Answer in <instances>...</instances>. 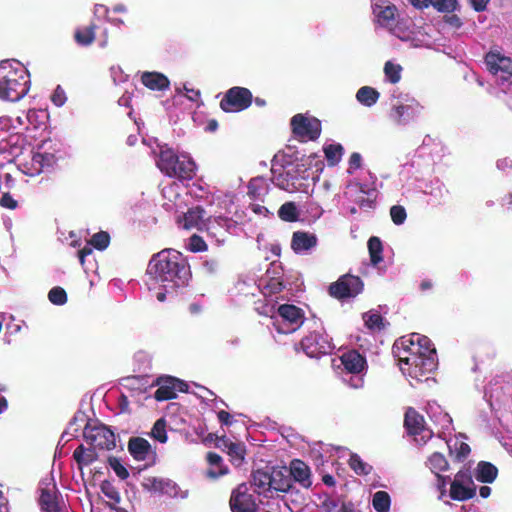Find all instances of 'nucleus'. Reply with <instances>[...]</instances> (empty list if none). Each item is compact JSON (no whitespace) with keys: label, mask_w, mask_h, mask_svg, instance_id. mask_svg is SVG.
I'll return each mask as SVG.
<instances>
[{"label":"nucleus","mask_w":512,"mask_h":512,"mask_svg":"<svg viewBox=\"0 0 512 512\" xmlns=\"http://www.w3.org/2000/svg\"><path fill=\"white\" fill-rule=\"evenodd\" d=\"M392 352L401 371L417 382L428 380L438 365L436 349L424 335L411 334L397 339Z\"/></svg>","instance_id":"f257e3e1"},{"label":"nucleus","mask_w":512,"mask_h":512,"mask_svg":"<svg viewBox=\"0 0 512 512\" xmlns=\"http://www.w3.org/2000/svg\"><path fill=\"white\" fill-rule=\"evenodd\" d=\"M147 275L165 289H176L188 283L190 266L182 253L174 249H163L149 260Z\"/></svg>","instance_id":"f03ea898"},{"label":"nucleus","mask_w":512,"mask_h":512,"mask_svg":"<svg viewBox=\"0 0 512 512\" xmlns=\"http://www.w3.org/2000/svg\"><path fill=\"white\" fill-rule=\"evenodd\" d=\"M30 89V74L18 61L0 62V99L17 102Z\"/></svg>","instance_id":"7ed1b4c3"},{"label":"nucleus","mask_w":512,"mask_h":512,"mask_svg":"<svg viewBox=\"0 0 512 512\" xmlns=\"http://www.w3.org/2000/svg\"><path fill=\"white\" fill-rule=\"evenodd\" d=\"M157 167L168 177L191 180L195 176L196 164L188 156H179L169 147H161Z\"/></svg>","instance_id":"20e7f679"},{"label":"nucleus","mask_w":512,"mask_h":512,"mask_svg":"<svg viewBox=\"0 0 512 512\" xmlns=\"http://www.w3.org/2000/svg\"><path fill=\"white\" fill-rule=\"evenodd\" d=\"M290 126L293 135L300 141H315L322 131L321 121L315 117H307L301 113L291 118Z\"/></svg>","instance_id":"39448f33"},{"label":"nucleus","mask_w":512,"mask_h":512,"mask_svg":"<svg viewBox=\"0 0 512 512\" xmlns=\"http://www.w3.org/2000/svg\"><path fill=\"white\" fill-rule=\"evenodd\" d=\"M253 101L252 92L245 87L234 86L228 89L220 101V108L226 113L241 112L249 108Z\"/></svg>","instance_id":"423d86ee"},{"label":"nucleus","mask_w":512,"mask_h":512,"mask_svg":"<svg viewBox=\"0 0 512 512\" xmlns=\"http://www.w3.org/2000/svg\"><path fill=\"white\" fill-rule=\"evenodd\" d=\"M364 287L363 281L360 277L351 274H345L339 277L336 282L329 286V294L338 299H346L357 296L362 292Z\"/></svg>","instance_id":"0eeeda50"},{"label":"nucleus","mask_w":512,"mask_h":512,"mask_svg":"<svg viewBox=\"0 0 512 512\" xmlns=\"http://www.w3.org/2000/svg\"><path fill=\"white\" fill-rule=\"evenodd\" d=\"M300 345L304 353L310 358H320L323 355L330 354L334 349L328 335L319 332H311L305 336Z\"/></svg>","instance_id":"6e6552de"},{"label":"nucleus","mask_w":512,"mask_h":512,"mask_svg":"<svg viewBox=\"0 0 512 512\" xmlns=\"http://www.w3.org/2000/svg\"><path fill=\"white\" fill-rule=\"evenodd\" d=\"M278 315L283 323L274 324L279 333L287 334L294 332L301 326L304 314L301 308L292 304H282L278 307Z\"/></svg>","instance_id":"1a4fd4ad"},{"label":"nucleus","mask_w":512,"mask_h":512,"mask_svg":"<svg viewBox=\"0 0 512 512\" xmlns=\"http://www.w3.org/2000/svg\"><path fill=\"white\" fill-rule=\"evenodd\" d=\"M83 435L94 448L112 450L116 446L114 432L104 425L90 427L87 424Z\"/></svg>","instance_id":"9d476101"},{"label":"nucleus","mask_w":512,"mask_h":512,"mask_svg":"<svg viewBox=\"0 0 512 512\" xmlns=\"http://www.w3.org/2000/svg\"><path fill=\"white\" fill-rule=\"evenodd\" d=\"M229 504L232 512L257 511V505L254 497L248 493V489L245 484L239 485L232 491Z\"/></svg>","instance_id":"9b49d317"},{"label":"nucleus","mask_w":512,"mask_h":512,"mask_svg":"<svg viewBox=\"0 0 512 512\" xmlns=\"http://www.w3.org/2000/svg\"><path fill=\"white\" fill-rule=\"evenodd\" d=\"M423 111V106L412 99L406 104L396 105L392 108L390 117L398 125H406L415 120Z\"/></svg>","instance_id":"f8f14e48"},{"label":"nucleus","mask_w":512,"mask_h":512,"mask_svg":"<svg viewBox=\"0 0 512 512\" xmlns=\"http://www.w3.org/2000/svg\"><path fill=\"white\" fill-rule=\"evenodd\" d=\"M215 445L228 454L229 460L234 466L239 467L244 463L247 450L243 442H233L223 435L217 437Z\"/></svg>","instance_id":"ddd939ff"},{"label":"nucleus","mask_w":512,"mask_h":512,"mask_svg":"<svg viewBox=\"0 0 512 512\" xmlns=\"http://www.w3.org/2000/svg\"><path fill=\"white\" fill-rule=\"evenodd\" d=\"M485 64L489 72L494 75L501 72L506 75L504 76L505 79L512 77V59L504 56L499 51H489L485 55Z\"/></svg>","instance_id":"4468645a"},{"label":"nucleus","mask_w":512,"mask_h":512,"mask_svg":"<svg viewBox=\"0 0 512 512\" xmlns=\"http://www.w3.org/2000/svg\"><path fill=\"white\" fill-rule=\"evenodd\" d=\"M289 475L292 482L308 489L312 486V473L310 467L300 459H293L289 464Z\"/></svg>","instance_id":"2eb2a0df"},{"label":"nucleus","mask_w":512,"mask_h":512,"mask_svg":"<svg viewBox=\"0 0 512 512\" xmlns=\"http://www.w3.org/2000/svg\"><path fill=\"white\" fill-rule=\"evenodd\" d=\"M181 226L186 230L197 229L203 231L208 229L206 223V211L201 206L188 209L183 218L179 220Z\"/></svg>","instance_id":"dca6fc26"},{"label":"nucleus","mask_w":512,"mask_h":512,"mask_svg":"<svg viewBox=\"0 0 512 512\" xmlns=\"http://www.w3.org/2000/svg\"><path fill=\"white\" fill-rule=\"evenodd\" d=\"M404 427L409 435L417 436L427 432V436H431V432L425 428L424 417L412 407H409L405 412Z\"/></svg>","instance_id":"f3484780"},{"label":"nucleus","mask_w":512,"mask_h":512,"mask_svg":"<svg viewBox=\"0 0 512 512\" xmlns=\"http://www.w3.org/2000/svg\"><path fill=\"white\" fill-rule=\"evenodd\" d=\"M340 361L344 369L352 374L361 373L367 366L366 358L355 349L344 352Z\"/></svg>","instance_id":"a211bd4d"},{"label":"nucleus","mask_w":512,"mask_h":512,"mask_svg":"<svg viewBox=\"0 0 512 512\" xmlns=\"http://www.w3.org/2000/svg\"><path fill=\"white\" fill-rule=\"evenodd\" d=\"M144 489L150 492H158L169 496H176L178 493L177 484L170 479L149 477L143 483Z\"/></svg>","instance_id":"6ab92c4d"},{"label":"nucleus","mask_w":512,"mask_h":512,"mask_svg":"<svg viewBox=\"0 0 512 512\" xmlns=\"http://www.w3.org/2000/svg\"><path fill=\"white\" fill-rule=\"evenodd\" d=\"M128 451L137 461H144L155 455L151 444L142 437H131L128 441Z\"/></svg>","instance_id":"aec40b11"},{"label":"nucleus","mask_w":512,"mask_h":512,"mask_svg":"<svg viewBox=\"0 0 512 512\" xmlns=\"http://www.w3.org/2000/svg\"><path fill=\"white\" fill-rule=\"evenodd\" d=\"M373 13L377 23L383 27L390 26L394 23L397 13V7L389 2L375 4Z\"/></svg>","instance_id":"412c9836"},{"label":"nucleus","mask_w":512,"mask_h":512,"mask_svg":"<svg viewBox=\"0 0 512 512\" xmlns=\"http://www.w3.org/2000/svg\"><path fill=\"white\" fill-rule=\"evenodd\" d=\"M141 83L150 90L163 91L169 88L170 81L164 74L160 72H143L141 75Z\"/></svg>","instance_id":"4be33fe9"},{"label":"nucleus","mask_w":512,"mask_h":512,"mask_svg":"<svg viewBox=\"0 0 512 512\" xmlns=\"http://www.w3.org/2000/svg\"><path fill=\"white\" fill-rule=\"evenodd\" d=\"M317 244V237L308 232L296 231L292 235L291 248L295 253L307 251Z\"/></svg>","instance_id":"5701e85b"},{"label":"nucleus","mask_w":512,"mask_h":512,"mask_svg":"<svg viewBox=\"0 0 512 512\" xmlns=\"http://www.w3.org/2000/svg\"><path fill=\"white\" fill-rule=\"evenodd\" d=\"M271 480V491L288 493L293 489L292 479L286 470L273 469L271 471Z\"/></svg>","instance_id":"b1692460"},{"label":"nucleus","mask_w":512,"mask_h":512,"mask_svg":"<svg viewBox=\"0 0 512 512\" xmlns=\"http://www.w3.org/2000/svg\"><path fill=\"white\" fill-rule=\"evenodd\" d=\"M174 377L166 376L159 377L156 380V385H158L157 390L154 393V398L157 401H167L177 397V393L174 390Z\"/></svg>","instance_id":"393cba45"},{"label":"nucleus","mask_w":512,"mask_h":512,"mask_svg":"<svg viewBox=\"0 0 512 512\" xmlns=\"http://www.w3.org/2000/svg\"><path fill=\"white\" fill-rule=\"evenodd\" d=\"M271 471L258 469L252 473V485L254 491L259 495H266L271 492Z\"/></svg>","instance_id":"a878e982"},{"label":"nucleus","mask_w":512,"mask_h":512,"mask_svg":"<svg viewBox=\"0 0 512 512\" xmlns=\"http://www.w3.org/2000/svg\"><path fill=\"white\" fill-rule=\"evenodd\" d=\"M476 495V487L458 482H451L450 497L456 501H466L472 499Z\"/></svg>","instance_id":"bb28decb"},{"label":"nucleus","mask_w":512,"mask_h":512,"mask_svg":"<svg viewBox=\"0 0 512 512\" xmlns=\"http://www.w3.org/2000/svg\"><path fill=\"white\" fill-rule=\"evenodd\" d=\"M97 26L90 23L88 26L78 27L74 32V40L80 46H89L95 40Z\"/></svg>","instance_id":"cd10ccee"},{"label":"nucleus","mask_w":512,"mask_h":512,"mask_svg":"<svg viewBox=\"0 0 512 512\" xmlns=\"http://www.w3.org/2000/svg\"><path fill=\"white\" fill-rule=\"evenodd\" d=\"M498 475V469L490 462L481 461L477 465L476 479L482 483H492Z\"/></svg>","instance_id":"c85d7f7f"},{"label":"nucleus","mask_w":512,"mask_h":512,"mask_svg":"<svg viewBox=\"0 0 512 512\" xmlns=\"http://www.w3.org/2000/svg\"><path fill=\"white\" fill-rule=\"evenodd\" d=\"M39 504L45 512H62L57 496L47 488L41 490Z\"/></svg>","instance_id":"c756f323"},{"label":"nucleus","mask_w":512,"mask_h":512,"mask_svg":"<svg viewBox=\"0 0 512 512\" xmlns=\"http://www.w3.org/2000/svg\"><path fill=\"white\" fill-rule=\"evenodd\" d=\"M12 161L0 163V191H10L16 185V180L11 173Z\"/></svg>","instance_id":"7c9ffc66"},{"label":"nucleus","mask_w":512,"mask_h":512,"mask_svg":"<svg viewBox=\"0 0 512 512\" xmlns=\"http://www.w3.org/2000/svg\"><path fill=\"white\" fill-rule=\"evenodd\" d=\"M370 262L373 266L379 265L383 261V244L379 237L371 236L367 243Z\"/></svg>","instance_id":"2f4dec72"},{"label":"nucleus","mask_w":512,"mask_h":512,"mask_svg":"<svg viewBox=\"0 0 512 512\" xmlns=\"http://www.w3.org/2000/svg\"><path fill=\"white\" fill-rule=\"evenodd\" d=\"M206 460L210 466L217 467L218 470L209 469L207 471V475L211 478H217L219 476L226 475L228 473V468L223 465L222 457L215 452H208L206 455Z\"/></svg>","instance_id":"473e14b6"},{"label":"nucleus","mask_w":512,"mask_h":512,"mask_svg":"<svg viewBox=\"0 0 512 512\" xmlns=\"http://www.w3.org/2000/svg\"><path fill=\"white\" fill-rule=\"evenodd\" d=\"M123 386L134 394L140 395L147 392L148 381L143 376L126 377Z\"/></svg>","instance_id":"72a5a7b5"},{"label":"nucleus","mask_w":512,"mask_h":512,"mask_svg":"<svg viewBox=\"0 0 512 512\" xmlns=\"http://www.w3.org/2000/svg\"><path fill=\"white\" fill-rule=\"evenodd\" d=\"M379 97L380 93L370 86H363L356 93L357 100L367 107L374 105Z\"/></svg>","instance_id":"f704fd0d"},{"label":"nucleus","mask_w":512,"mask_h":512,"mask_svg":"<svg viewBox=\"0 0 512 512\" xmlns=\"http://www.w3.org/2000/svg\"><path fill=\"white\" fill-rule=\"evenodd\" d=\"M430 470L438 475L440 472L446 471L449 467L448 461L445 456L439 452H434L427 461Z\"/></svg>","instance_id":"c9c22d12"},{"label":"nucleus","mask_w":512,"mask_h":512,"mask_svg":"<svg viewBox=\"0 0 512 512\" xmlns=\"http://www.w3.org/2000/svg\"><path fill=\"white\" fill-rule=\"evenodd\" d=\"M278 216L286 222H295L299 218L297 206L294 202H285L278 210Z\"/></svg>","instance_id":"e433bc0d"},{"label":"nucleus","mask_w":512,"mask_h":512,"mask_svg":"<svg viewBox=\"0 0 512 512\" xmlns=\"http://www.w3.org/2000/svg\"><path fill=\"white\" fill-rule=\"evenodd\" d=\"M372 505L377 512H389L391 505L390 495L386 491H377L373 495Z\"/></svg>","instance_id":"4c0bfd02"},{"label":"nucleus","mask_w":512,"mask_h":512,"mask_svg":"<svg viewBox=\"0 0 512 512\" xmlns=\"http://www.w3.org/2000/svg\"><path fill=\"white\" fill-rule=\"evenodd\" d=\"M344 153V148L341 144H329L324 147V154L329 165L334 166L338 164Z\"/></svg>","instance_id":"58836bf2"},{"label":"nucleus","mask_w":512,"mask_h":512,"mask_svg":"<svg viewBox=\"0 0 512 512\" xmlns=\"http://www.w3.org/2000/svg\"><path fill=\"white\" fill-rule=\"evenodd\" d=\"M348 464L357 475H368L372 471V466L364 462L358 454H351Z\"/></svg>","instance_id":"ea45409f"},{"label":"nucleus","mask_w":512,"mask_h":512,"mask_svg":"<svg viewBox=\"0 0 512 512\" xmlns=\"http://www.w3.org/2000/svg\"><path fill=\"white\" fill-rule=\"evenodd\" d=\"M100 489L101 492L113 502L112 504H109V507L111 509H116L115 505L121 501L120 493L116 487H114L110 481L104 480L100 484Z\"/></svg>","instance_id":"a19ab883"},{"label":"nucleus","mask_w":512,"mask_h":512,"mask_svg":"<svg viewBox=\"0 0 512 512\" xmlns=\"http://www.w3.org/2000/svg\"><path fill=\"white\" fill-rule=\"evenodd\" d=\"M73 458L77 462L79 468L88 466L95 461L96 455L94 452L86 453L83 445H79L73 452Z\"/></svg>","instance_id":"79ce46f5"},{"label":"nucleus","mask_w":512,"mask_h":512,"mask_svg":"<svg viewBox=\"0 0 512 512\" xmlns=\"http://www.w3.org/2000/svg\"><path fill=\"white\" fill-rule=\"evenodd\" d=\"M150 436L160 443L167 442L166 420L163 417L156 420L151 429Z\"/></svg>","instance_id":"37998d69"},{"label":"nucleus","mask_w":512,"mask_h":512,"mask_svg":"<svg viewBox=\"0 0 512 512\" xmlns=\"http://www.w3.org/2000/svg\"><path fill=\"white\" fill-rule=\"evenodd\" d=\"M402 67L399 64H394L387 61L384 65V73L390 83L396 84L401 80Z\"/></svg>","instance_id":"c03bdc74"},{"label":"nucleus","mask_w":512,"mask_h":512,"mask_svg":"<svg viewBox=\"0 0 512 512\" xmlns=\"http://www.w3.org/2000/svg\"><path fill=\"white\" fill-rule=\"evenodd\" d=\"M363 319L370 330H382L384 328L383 317L378 312L364 313Z\"/></svg>","instance_id":"a18cd8bd"},{"label":"nucleus","mask_w":512,"mask_h":512,"mask_svg":"<svg viewBox=\"0 0 512 512\" xmlns=\"http://www.w3.org/2000/svg\"><path fill=\"white\" fill-rule=\"evenodd\" d=\"M429 3L430 6L442 13H452L459 6L457 0H430Z\"/></svg>","instance_id":"49530a36"},{"label":"nucleus","mask_w":512,"mask_h":512,"mask_svg":"<svg viewBox=\"0 0 512 512\" xmlns=\"http://www.w3.org/2000/svg\"><path fill=\"white\" fill-rule=\"evenodd\" d=\"M109 243L110 235L105 231L95 233L89 241V244L98 250L106 249Z\"/></svg>","instance_id":"de8ad7c7"},{"label":"nucleus","mask_w":512,"mask_h":512,"mask_svg":"<svg viewBox=\"0 0 512 512\" xmlns=\"http://www.w3.org/2000/svg\"><path fill=\"white\" fill-rule=\"evenodd\" d=\"M264 181L261 178H253L249 181L248 184V196L251 199H258L262 196L263 190L265 188L263 187Z\"/></svg>","instance_id":"09e8293b"},{"label":"nucleus","mask_w":512,"mask_h":512,"mask_svg":"<svg viewBox=\"0 0 512 512\" xmlns=\"http://www.w3.org/2000/svg\"><path fill=\"white\" fill-rule=\"evenodd\" d=\"M48 299L55 305H64L67 302V293L62 287L56 286L49 291Z\"/></svg>","instance_id":"8fccbe9b"},{"label":"nucleus","mask_w":512,"mask_h":512,"mask_svg":"<svg viewBox=\"0 0 512 512\" xmlns=\"http://www.w3.org/2000/svg\"><path fill=\"white\" fill-rule=\"evenodd\" d=\"M108 464L121 480H126L129 477L128 470L121 464L119 458L110 456L108 458Z\"/></svg>","instance_id":"3c124183"},{"label":"nucleus","mask_w":512,"mask_h":512,"mask_svg":"<svg viewBox=\"0 0 512 512\" xmlns=\"http://www.w3.org/2000/svg\"><path fill=\"white\" fill-rule=\"evenodd\" d=\"M390 216L394 224L401 225L406 220V210L401 205H394L390 208Z\"/></svg>","instance_id":"603ef678"},{"label":"nucleus","mask_w":512,"mask_h":512,"mask_svg":"<svg viewBox=\"0 0 512 512\" xmlns=\"http://www.w3.org/2000/svg\"><path fill=\"white\" fill-rule=\"evenodd\" d=\"M189 249L192 252H203L207 250V244L202 237L194 234L189 238Z\"/></svg>","instance_id":"864d4df0"},{"label":"nucleus","mask_w":512,"mask_h":512,"mask_svg":"<svg viewBox=\"0 0 512 512\" xmlns=\"http://www.w3.org/2000/svg\"><path fill=\"white\" fill-rule=\"evenodd\" d=\"M0 198V206L6 209L14 210L18 207V202L15 200L10 191L3 190Z\"/></svg>","instance_id":"5fc2aeb1"},{"label":"nucleus","mask_w":512,"mask_h":512,"mask_svg":"<svg viewBox=\"0 0 512 512\" xmlns=\"http://www.w3.org/2000/svg\"><path fill=\"white\" fill-rule=\"evenodd\" d=\"M67 100L66 93L64 89L58 85L51 95V101L58 107H61L65 104Z\"/></svg>","instance_id":"6e6d98bb"},{"label":"nucleus","mask_w":512,"mask_h":512,"mask_svg":"<svg viewBox=\"0 0 512 512\" xmlns=\"http://www.w3.org/2000/svg\"><path fill=\"white\" fill-rule=\"evenodd\" d=\"M452 482H458L460 484H465L469 486H475L472 480V476L469 470H460L455 475V478Z\"/></svg>","instance_id":"4d7b16f0"},{"label":"nucleus","mask_w":512,"mask_h":512,"mask_svg":"<svg viewBox=\"0 0 512 512\" xmlns=\"http://www.w3.org/2000/svg\"><path fill=\"white\" fill-rule=\"evenodd\" d=\"M265 288L268 290L270 294H278L283 291L285 288L282 281H280L277 278H271L270 281L267 283Z\"/></svg>","instance_id":"13d9d810"},{"label":"nucleus","mask_w":512,"mask_h":512,"mask_svg":"<svg viewBox=\"0 0 512 512\" xmlns=\"http://www.w3.org/2000/svg\"><path fill=\"white\" fill-rule=\"evenodd\" d=\"M362 157L358 152H353L349 158L348 172L351 174L354 170L361 167Z\"/></svg>","instance_id":"bf43d9fd"},{"label":"nucleus","mask_w":512,"mask_h":512,"mask_svg":"<svg viewBox=\"0 0 512 512\" xmlns=\"http://www.w3.org/2000/svg\"><path fill=\"white\" fill-rule=\"evenodd\" d=\"M443 20L446 24L456 29H459L463 25L462 20L456 14H446Z\"/></svg>","instance_id":"052dcab7"},{"label":"nucleus","mask_w":512,"mask_h":512,"mask_svg":"<svg viewBox=\"0 0 512 512\" xmlns=\"http://www.w3.org/2000/svg\"><path fill=\"white\" fill-rule=\"evenodd\" d=\"M470 446L465 442H459L456 447V457L461 460L466 458L470 454Z\"/></svg>","instance_id":"680f3d73"},{"label":"nucleus","mask_w":512,"mask_h":512,"mask_svg":"<svg viewBox=\"0 0 512 512\" xmlns=\"http://www.w3.org/2000/svg\"><path fill=\"white\" fill-rule=\"evenodd\" d=\"M217 418H218L219 422L225 426H230L234 422L233 416L225 410H220L217 413Z\"/></svg>","instance_id":"e2e57ef3"},{"label":"nucleus","mask_w":512,"mask_h":512,"mask_svg":"<svg viewBox=\"0 0 512 512\" xmlns=\"http://www.w3.org/2000/svg\"><path fill=\"white\" fill-rule=\"evenodd\" d=\"M490 0H469L473 9L477 12H482L486 10L487 4Z\"/></svg>","instance_id":"0e129e2a"},{"label":"nucleus","mask_w":512,"mask_h":512,"mask_svg":"<svg viewBox=\"0 0 512 512\" xmlns=\"http://www.w3.org/2000/svg\"><path fill=\"white\" fill-rule=\"evenodd\" d=\"M184 90L186 91V97L193 102H197L201 96L200 91L193 89V88H187L184 86Z\"/></svg>","instance_id":"69168bd1"},{"label":"nucleus","mask_w":512,"mask_h":512,"mask_svg":"<svg viewBox=\"0 0 512 512\" xmlns=\"http://www.w3.org/2000/svg\"><path fill=\"white\" fill-rule=\"evenodd\" d=\"M118 405L121 412H129V400L125 394H121L118 398Z\"/></svg>","instance_id":"338daca9"},{"label":"nucleus","mask_w":512,"mask_h":512,"mask_svg":"<svg viewBox=\"0 0 512 512\" xmlns=\"http://www.w3.org/2000/svg\"><path fill=\"white\" fill-rule=\"evenodd\" d=\"M322 507L326 510V512H336L338 510L337 503L332 499H326L323 501Z\"/></svg>","instance_id":"774afa93"}]
</instances>
